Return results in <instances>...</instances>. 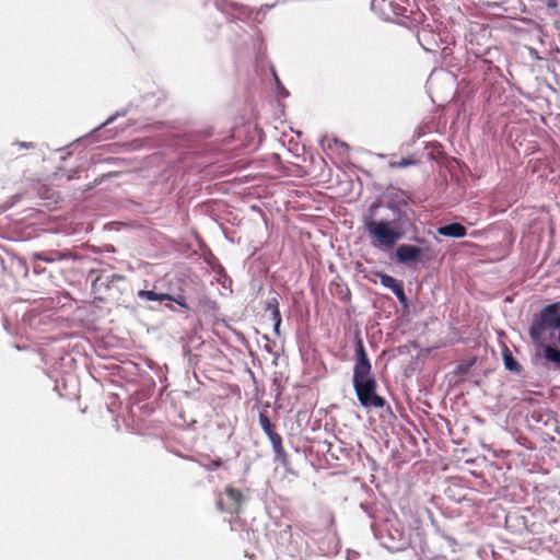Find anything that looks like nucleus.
Wrapping results in <instances>:
<instances>
[{"label": "nucleus", "instance_id": "2eb2a0df", "mask_svg": "<svg viewBox=\"0 0 560 560\" xmlns=\"http://www.w3.org/2000/svg\"><path fill=\"white\" fill-rule=\"evenodd\" d=\"M412 163H413V162H412L411 160L404 159V160H401L400 162H398V164H397V165H398V166H400V167H406V166H408V165H411Z\"/></svg>", "mask_w": 560, "mask_h": 560}, {"label": "nucleus", "instance_id": "f257e3e1", "mask_svg": "<svg viewBox=\"0 0 560 560\" xmlns=\"http://www.w3.org/2000/svg\"><path fill=\"white\" fill-rule=\"evenodd\" d=\"M376 381L372 375V365L364 345L355 339V363L353 366V387L358 400L364 408H383L385 400L376 394Z\"/></svg>", "mask_w": 560, "mask_h": 560}, {"label": "nucleus", "instance_id": "ddd939ff", "mask_svg": "<svg viewBox=\"0 0 560 560\" xmlns=\"http://www.w3.org/2000/svg\"><path fill=\"white\" fill-rule=\"evenodd\" d=\"M393 293L398 298L399 302H405L406 301V295H405V292H404L402 284H400L397 288H395Z\"/></svg>", "mask_w": 560, "mask_h": 560}, {"label": "nucleus", "instance_id": "423d86ee", "mask_svg": "<svg viewBox=\"0 0 560 560\" xmlns=\"http://www.w3.org/2000/svg\"><path fill=\"white\" fill-rule=\"evenodd\" d=\"M438 233L447 237H464L466 235V229L459 223H451L444 226L438 228Z\"/></svg>", "mask_w": 560, "mask_h": 560}, {"label": "nucleus", "instance_id": "39448f33", "mask_svg": "<svg viewBox=\"0 0 560 560\" xmlns=\"http://www.w3.org/2000/svg\"><path fill=\"white\" fill-rule=\"evenodd\" d=\"M420 255H421V248L413 246V245H408V244H402V245L398 246V248L396 250L397 260L402 264L416 261V260H418Z\"/></svg>", "mask_w": 560, "mask_h": 560}, {"label": "nucleus", "instance_id": "f8f14e48", "mask_svg": "<svg viewBox=\"0 0 560 560\" xmlns=\"http://www.w3.org/2000/svg\"><path fill=\"white\" fill-rule=\"evenodd\" d=\"M271 443H272V446L275 448V451L277 453H280V451L282 450V446H281V436L278 434V433H273L269 436Z\"/></svg>", "mask_w": 560, "mask_h": 560}, {"label": "nucleus", "instance_id": "f3484780", "mask_svg": "<svg viewBox=\"0 0 560 560\" xmlns=\"http://www.w3.org/2000/svg\"><path fill=\"white\" fill-rule=\"evenodd\" d=\"M549 5L550 7H556L557 5V0H550Z\"/></svg>", "mask_w": 560, "mask_h": 560}, {"label": "nucleus", "instance_id": "6e6552de", "mask_svg": "<svg viewBox=\"0 0 560 560\" xmlns=\"http://www.w3.org/2000/svg\"><path fill=\"white\" fill-rule=\"evenodd\" d=\"M138 298L141 300H147V301L171 300L170 294H164V293L159 294V293H155L154 291H149V290L138 291Z\"/></svg>", "mask_w": 560, "mask_h": 560}, {"label": "nucleus", "instance_id": "f03ea898", "mask_svg": "<svg viewBox=\"0 0 560 560\" xmlns=\"http://www.w3.org/2000/svg\"><path fill=\"white\" fill-rule=\"evenodd\" d=\"M378 205H371L370 214L364 217V229L371 240V245L380 250H389L402 238L404 230L397 220L375 219Z\"/></svg>", "mask_w": 560, "mask_h": 560}, {"label": "nucleus", "instance_id": "dca6fc26", "mask_svg": "<svg viewBox=\"0 0 560 560\" xmlns=\"http://www.w3.org/2000/svg\"><path fill=\"white\" fill-rule=\"evenodd\" d=\"M279 95L280 96H288V93L284 91V89H281V91L279 92Z\"/></svg>", "mask_w": 560, "mask_h": 560}, {"label": "nucleus", "instance_id": "6ab92c4d", "mask_svg": "<svg viewBox=\"0 0 560 560\" xmlns=\"http://www.w3.org/2000/svg\"><path fill=\"white\" fill-rule=\"evenodd\" d=\"M32 144L31 143H21V147H24V148H30Z\"/></svg>", "mask_w": 560, "mask_h": 560}, {"label": "nucleus", "instance_id": "7ed1b4c3", "mask_svg": "<svg viewBox=\"0 0 560 560\" xmlns=\"http://www.w3.org/2000/svg\"><path fill=\"white\" fill-rule=\"evenodd\" d=\"M381 538L384 539V545L392 550H400L408 545L406 530L396 520H388L382 526Z\"/></svg>", "mask_w": 560, "mask_h": 560}, {"label": "nucleus", "instance_id": "9b49d317", "mask_svg": "<svg viewBox=\"0 0 560 560\" xmlns=\"http://www.w3.org/2000/svg\"><path fill=\"white\" fill-rule=\"evenodd\" d=\"M259 424H260L261 429L264 430V432L268 436H270L271 434L275 433L272 424H271L269 418L265 413H262V412L259 413Z\"/></svg>", "mask_w": 560, "mask_h": 560}, {"label": "nucleus", "instance_id": "20e7f679", "mask_svg": "<svg viewBox=\"0 0 560 560\" xmlns=\"http://www.w3.org/2000/svg\"><path fill=\"white\" fill-rule=\"evenodd\" d=\"M224 495L226 500L223 498L219 499V508L229 512H237L243 501L242 493L233 487L229 486L225 488Z\"/></svg>", "mask_w": 560, "mask_h": 560}, {"label": "nucleus", "instance_id": "9d476101", "mask_svg": "<svg viewBox=\"0 0 560 560\" xmlns=\"http://www.w3.org/2000/svg\"><path fill=\"white\" fill-rule=\"evenodd\" d=\"M378 278H380L381 283H382L385 288H387V289L392 290V292L395 290V288H397L398 285H400V284H401V283H400L398 280H396L394 277L388 276V275H386V273H378Z\"/></svg>", "mask_w": 560, "mask_h": 560}, {"label": "nucleus", "instance_id": "4468645a", "mask_svg": "<svg viewBox=\"0 0 560 560\" xmlns=\"http://www.w3.org/2000/svg\"><path fill=\"white\" fill-rule=\"evenodd\" d=\"M170 301H174V302H176L179 306L187 308V304H186V302H185V299H184V298H182V296H178V298H173V296H171V300H170Z\"/></svg>", "mask_w": 560, "mask_h": 560}, {"label": "nucleus", "instance_id": "a211bd4d", "mask_svg": "<svg viewBox=\"0 0 560 560\" xmlns=\"http://www.w3.org/2000/svg\"><path fill=\"white\" fill-rule=\"evenodd\" d=\"M113 119H114L113 117L108 118V119L105 121V124H104V125H108V124H110V122L113 121Z\"/></svg>", "mask_w": 560, "mask_h": 560}, {"label": "nucleus", "instance_id": "1a4fd4ad", "mask_svg": "<svg viewBox=\"0 0 560 560\" xmlns=\"http://www.w3.org/2000/svg\"><path fill=\"white\" fill-rule=\"evenodd\" d=\"M503 360L506 370L517 373L521 371V365L513 358L512 353L509 350H505L503 352Z\"/></svg>", "mask_w": 560, "mask_h": 560}, {"label": "nucleus", "instance_id": "0eeeda50", "mask_svg": "<svg viewBox=\"0 0 560 560\" xmlns=\"http://www.w3.org/2000/svg\"><path fill=\"white\" fill-rule=\"evenodd\" d=\"M266 311L270 312L271 319L275 323V330L277 331L281 324V315L278 308V301L276 298H272L267 302Z\"/></svg>", "mask_w": 560, "mask_h": 560}]
</instances>
